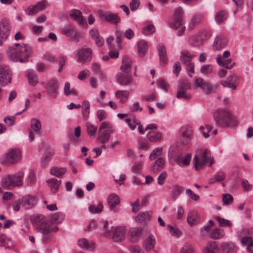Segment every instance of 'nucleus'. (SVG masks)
<instances>
[{
  "label": "nucleus",
  "mask_w": 253,
  "mask_h": 253,
  "mask_svg": "<svg viewBox=\"0 0 253 253\" xmlns=\"http://www.w3.org/2000/svg\"><path fill=\"white\" fill-rule=\"evenodd\" d=\"M64 218V215L61 212H56L51 216V222L47 221L43 215L37 214L33 218V226L36 230L44 235V239H47L51 232L58 230V228L53 226L52 223L59 224L63 221Z\"/></svg>",
  "instance_id": "1"
},
{
  "label": "nucleus",
  "mask_w": 253,
  "mask_h": 253,
  "mask_svg": "<svg viewBox=\"0 0 253 253\" xmlns=\"http://www.w3.org/2000/svg\"><path fill=\"white\" fill-rule=\"evenodd\" d=\"M7 54L9 59L13 61H20L21 63L26 62L29 54L27 47L16 43L13 46H9L7 50Z\"/></svg>",
  "instance_id": "2"
},
{
  "label": "nucleus",
  "mask_w": 253,
  "mask_h": 253,
  "mask_svg": "<svg viewBox=\"0 0 253 253\" xmlns=\"http://www.w3.org/2000/svg\"><path fill=\"white\" fill-rule=\"evenodd\" d=\"M213 117L217 125L220 127L234 126L237 123L231 112L228 110H217L214 113Z\"/></svg>",
  "instance_id": "3"
},
{
  "label": "nucleus",
  "mask_w": 253,
  "mask_h": 253,
  "mask_svg": "<svg viewBox=\"0 0 253 253\" xmlns=\"http://www.w3.org/2000/svg\"><path fill=\"white\" fill-rule=\"evenodd\" d=\"M195 168L196 170L202 169L207 165L211 167L214 161L211 156L210 151L208 149H198L194 158Z\"/></svg>",
  "instance_id": "4"
},
{
  "label": "nucleus",
  "mask_w": 253,
  "mask_h": 253,
  "mask_svg": "<svg viewBox=\"0 0 253 253\" xmlns=\"http://www.w3.org/2000/svg\"><path fill=\"white\" fill-rule=\"evenodd\" d=\"M22 173L19 172L15 174H8L1 180V186L8 190H11L16 186H21L22 184Z\"/></svg>",
  "instance_id": "5"
},
{
  "label": "nucleus",
  "mask_w": 253,
  "mask_h": 253,
  "mask_svg": "<svg viewBox=\"0 0 253 253\" xmlns=\"http://www.w3.org/2000/svg\"><path fill=\"white\" fill-rule=\"evenodd\" d=\"M114 132L111 123L108 122H102L98 129L97 141L101 144L106 143L110 140L111 134Z\"/></svg>",
  "instance_id": "6"
},
{
  "label": "nucleus",
  "mask_w": 253,
  "mask_h": 253,
  "mask_svg": "<svg viewBox=\"0 0 253 253\" xmlns=\"http://www.w3.org/2000/svg\"><path fill=\"white\" fill-rule=\"evenodd\" d=\"M194 55L191 54L189 51L184 50L181 52L180 60L184 65L187 72L190 77H192V74L194 73V63L192 62Z\"/></svg>",
  "instance_id": "7"
},
{
  "label": "nucleus",
  "mask_w": 253,
  "mask_h": 253,
  "mask_svg": "<svg viewBox=\"0 0 253 253\" xmlns=\"http://www.w3.org/2000/svg\"><path fill=\"white\" fill-rule=\"evenodd\" d=\"M211 31L208 29L202 30L198 35L191 36L189 42L191 44L197 46L201 45L203 42L209 39L211 36Z\"/></svg>",
  "instance_id": "8"
},
{
  "label": "nucleus",
  "mask_w": 253,
  "mask_h": 253,
  "mask_svg": "<svg viewBox=\"0 0 253 253\" xmlns=\"http://www.w3.org/2000/svg\"><path fill=\"white\" fill-rule=\"evenodd\" d=\"M97 13L100 18L104 19L107 22L117 25L121 21V18L117 13H113L102 10H99Z\"/></svg>",
  "instance_id": "9"
},
{
  "label": "nucleus",
  "mask_w": 253,
  "mask_h": 253,
  "mask_svg": "<svg viewBox=\"0 0 253 253\" xmlns=\"http://www.w3.org/2000/svg\"><path fill=\"white\" fill-rule=\"evenodd\" d=\"M191 84L186 80H182L179 83L178 90L177 92V98H184L185 99H189L191 95L186 93L187 90L190 89Z\"/></svg>",
  "instance_id": "10"
},
{
  "label": "nucleus",
  "mask_w": 253,
  "mask_h": 253,
  "mask_svg": "<svg viewBox=\"0 0 253 253\" xmlns=\"http://www.w3.org/2000/svg\"><path fill=\"white\" fill-rule=\"evenodd\" d=\"M2 58L0 54V85L4 86L10 82L11 78L8 67L2 64Z\"/></svg>",
  "instance_id": "11"
},
{
  "label": "nucleus",
  "mask_w": 253,
  "mask_h": 253,
  "mask_svg": "<svg viewBox=\"0 0 253 253\" xmlns=\"http://www.w3.org/2000/svg\"><path fill=\"white\" fill-rule=\"evenodd\" d=\"M59 84L57 79L52 78L48 80L46 85V91L52 98H55L58 93Z\"/></svg>",
  "instance_id": "12"
},
{
  "label": "nucleus",
  "mask_w": 253,
  "mask_h": 253,
  "mask_svg": "<svg viewBox=\"0 0 253 253\" xmlns=\"http://www.w3.org/2000/svg\"><path fill=\"white\" fill-rule=\"evenodd\" d=\"M194 84L196 87L201 88L206 94H210L212 92L213 87L211 83L206 81L202 77H196Z\"/></svg>",
  "instance_id": "13"
},
{
  "label": "nucleus",
  "mask_w": 253,
  "mask_h": 253,
  "mask_svg": "<svg viewBox=\"0 0 253 253\" xmlns=\"http://www.w3.org/2000/svg\"><path fill=\"white\" fill-rule=\"evenodd\" d=\"M21 157V152L17 148L10 149L6 154V159L11 164L17 163L20 160Z\"/></svg>",
  "instance_id": "14"
},
{
  "label": "nucleus",
  "mask_w": 253,
  "mask_h": 253,
  "mask_svg": "<svg viewBox=\"0 0 253 253\" xmlns=\"http://www.w3.org/2000/svg\"><path fill=\"white\" fill-rule=\"evenodd\" d=\"M183 10L181 7L175 9L173 21L169 23V26L173 29H177L183 24L182 15Z\"/></svg>",
  "instance_id": "15"
},
{
  "label": "nucleus",
  "mask_w": 253,
  "mask_h": 253,
  "mask_svg": "<svg viewBox=\"0 0 253 253\" xmlns=\"http://www.w3.org/2000/svg\"><path fill=\"white\" fill-rule=\"evenodd\" d=\"M63 33L67 37H70L71 39L79 42V39L82 37V34L77 29L71 25L65 27L62 30Z\"/></svg>",
  "instance_id": "16"
},
{
  "label": "nucleus",
  "mask_w": 253,
  "mask_h": 253,
  "mask_svg": "<svg viewBox=\"0 0 253 253\" xmlns=\"http://www.w3.org/2000/svg\"><path fill=\"white\" fill-rule=\"evenodd\" d=\"M70 15L72 19L78 23L80 26L85 28L87 27L86 20L82 16L80 11L77 9H72L70 11Z\"/></svg>",
  "instance_id": "17"
},
{
  "label": "nucleus",
  "mask_w": 253,
  "mask_h": 253,
  "mask_svg": "<svg viewBox=\"0 0 253 253\" xmlns=\"http://www.w3.org/2000/svg\"><path fill=\"white\" fill-rule=\"evenodd\" d=\"M10 26L8 20L2 19L0 23L1 39L6 40L9 35Z\"/></svg>",
  "instance_id": "18"
},
{
  "label": "nucleus",
  "mask_w": 253,
  "mask_h": 253,
  "mask_svg": "<svg viewBox=\"0 0 253 253\" xmlns=\"http://www.w3.org/2000/svg\"><path fill=\"white\" fill-rule=\"evenodd\" d=\"M126 234V230L124 227H116L113 233L112 239L115 242L121 241L125 239Z\"/></svg>",
  "instance_id": "19"
},
{
  "label": "nucleus",
  "mask_w": 253,
  "mask_h": 253,
  "mask_svg": "<svg viewBox=\"0 0 253 253\" xmlns=\"http://www.w3.org/2000/svg\"><path fill=\"white\" fill-rule=\"evenodd\" d=\"M227 42V39L224 36H217L213 42V48L214 50H220L226 46Z\"/></svg>",
  "instance_id": "20"
},
{
  "label": "nucleus",
  "mask_w": 253,
  "mask_h": 253,
  "mask_svg": "<svg viewBox=\"0 0 253 253\" xmlns=\"http://www.w3.org/2000/svg\"><path fill=\"white\" fill-rule=\"evenodd\" d=\"M120 203V200L116 194H112L108 198V204L110 210L112 211L116 212L118 210L119 208L117 206Z\"/></svg>",
  "instance_id": "21"
},
{
  "label": "nucleus",
  "mask_w": 253,
  "mask_h": 253,
  "mask_svg": "<svg viewBox=\"0 0 253 253\" xmlns=\"http://www.w3.org/2000/svg\"><path fill=\"white\" fill-rule=\"evenodd\" d=\"M117 79L118 83L123 85H127L132 81V77L130 73H121L118 74Z\"/></svg>",
  "instance_id": "22"
},
{
  "label": "nucleus",
  "mask_w": 253,
  "mask_h": 253,
  "mask_svg": "<svg viewBox=\"0 0 253 253\" xmlns=\"http://www.w3.org/2000/svg\"><path fill=\"white\" fill-rule=\"evenodd\" d=\"M187 221L190 226L197 224L200 221V216L198 212L194 210L190 211L187 214Z\"/></svg>",
  "instance_id": "23"
},
{
  "label": "nucleus",
  "mask_w": 253,
  "mask_h": 253,
  "mask_svg": "<svg viewBox=\"0 0 253 253\" xmlns=\"http://www.w3.org/2000/svg\"><path fill=\"white\" fill-rule=\"evenodd\" d=\"M78 61L84 62L90 60L91 55V50L89 48H82L78 52Z\"/></svg>",
  "instance_id": "24"
},
{
  "label": "nucleus",
  "mask_w": 253,
  "mask_h": 253,
  "mask_svg": "<svg viewBox=\"0 0 253 253\" xmlns=\"http://www.w3.org/2000/svg\"><path fill=\"white\" fill-rule=\"evenodd\" d=\"M132 65V60L128 56H124L122 59V63L120 69L123 73H129Z\"/></svg>",
  "instance_id": "25"
},
{
  "label": "nucleus",
  "mask_w": 253,
  "mask_h": 253,
  "mask_svg": "<svg viewBox=\"0 0 253 253\" xmlns=\"http://www.w3.org/2000/svg\"><path fill=\"white\" fill-rule=\"evenodd\" d=\"M47 185L50 188V191L52 193H56L59 190L61 184V180H58L55 178H49L47 181Z\"/></svg>",
  "instance_id": "26"
},
{
  "label": "nucleus",
  "mask_w": 253,
  "mask_h": 253,
  "mask_svg": "<svg viewBox=\"0 0 253 253\" xmlns=\"http://www.w3.org/2000/svg\"><path fill=\"white\" fill-rule=\"evenodd\" d=\"M217 64L222 67L227 69H230L232 68L235 64L231 59H224L221 60V55H218L216 58Z\"/></svg>",
  "instance_id": "27"
},
{
  "label": "nucleus",
  "mask_w": 253,
  "mask_h": 253,
  "mask_svg": "<svg viewBox=\"0 0 253 253\" xmlns=\"http://www.w3.org/2000/svg\"><path fill=\"white\" fill-rule=\"evenodd\" d=\"M78 245L82 249L91 251L95 248L94 243L85 238H81L78 240Z\"/></svg>",
  "instance_id": "28"
},
{
  "label": "nucleus",
  "mask_w": 253,
  "mask_h": 253,
  "mask_svg": "<svg viewBox=\"0 0 253 253\" xmlns=\"http://www.w3.org/2000/svg\"><path fill=\"white\" fill-rule=\"evenodd\" d=\"M55 151L53 149H49L41 158V165L42 167H46L52 157L55 155Z\"/></svg>",
  "instance_id": "29"
},
{
  "label": "nucleus",
  "mask_w": 253,
  "mask_h": 253,
  "mask_svg": "<svg viewBox=\"0 0 253 253\" xmlns=\"http://www.w3.org/2000/svg\"><path fill=\"white\" fill-rule=\"evenodd\" d=\"M130 240L132 242L138 241L142 236V230L141 228L135 227L131 228L129 231Z\"/></svg>",
  "instance_id": "30"
},
{
  "label": "nucleus",
  "mask_w": 253,
  "mask_h": 253,
  "mask_svg": "<svg viewBox=\"0 0 253 253\" xmlns=\"http://www.w3.org/2000/svg\"><path fill=\"white\" fill-rule=\"evenodd\" d=\"M101 224L104 235L106 237H111L112 232L114 231L115 228L113 226L111 222L103 221Z\"/></svg>",
  "instance_id": "31"
},
{
  "label": "nucleus",
  "mask_w": 253,
  "mask_h": 253,
  "mask_svg": "<svg viewBox=\"0 0 253 253\" xmlns=\"http://www.w3.org/2000/svg\"><path fill=\"white\" fill-rule=\"evenodd\" d=\"M157 48L159 51L160 64L165 66L167 63V57L166 48L164 45L160 44L158 45Z\"/></svg>",
  "instance_id": "32"
},
{
  "label": "nucleus",
  "mask_w": 253,
  "mask_h": 253,
  "mask_svg": "<svg viewBox=\"0 0 253 253\" xmlns=\"http://www.w3.org/2000/svg\"><path fill=\"white\" fill-rule=\"evenodd\" d=\"M191 158V155L189 154L184 157L178 156L176 159V162L180 167H186L189 165Z\"/></svg>",
  "instance_id": "33"
},
{
  "label": "nucleus",
  "mask_w": 253,
  "mask_h": 253,
  "mask_svg": "<svg viewBox=\"0 0 253 253\" xmlns=\"http://www.w3.org/2000/svg\"><path fill=\"white\" fill-rule=\"evenodd\" d=\"M147 137L148 139L152 142H159L162 139L161 133L156 131L149 132L147 135Z\"/></svg>",
  "instance_id": "34"
},
{
  "label": "nucleus",
  "mask_w": 253,
  "mask_h": 253,
  "mask_svg": "<svg viewBox=\"0 0 253 253\" xmlns=\"http://www.w3.org/2000/svg\"><path fill=\"white\" fill-rule=\"evenodd\" d=\"M137 46L139 56L141 57L144 56L146 53L148 48L147 42L144 40L140 41L137 43Z\"/></svg>",
  "instance_id": "35"
},
{
  "label": "nucleus",
  "mask_w": 253,
  "mask_h": 253,
  "mask_svg": "<svg viewBox=\"0 0 253 253\" xmlns=\"http://www.w3.org/2000/svg\"><path fill=\"white\" fill-rule=\"evenodd\" d=\"M67 169L65 168H58L57 167H52L50 168V173L51 175L58 177H61L65 174Z\"/></svg>",
  "instance_id": "36"
},
{
  "label": "nucleus",
  "mask_w": 253,
  "mask_h": 253,
  "mask_svg": "<svg viewBox=\"0 0 253 253\" xmlns=\"http://www.w3.org/2000/svg\"><path fill=\"white\" fill-rule=\"evenodd\" d=\"M219 250L215 242H210L208 243L203 253H218Z\"/></svg>",
  "instance_id": "37"
},
{
  "label": "nucleus",
  "mask_w": 253,
  "mask_h": 253,
  "mask_svg": "<svg viewBox=\"0 0 253 253\" xmlns=\"http://www.w3.org/2000/svg\"><path fill=\"white\" fill-rule=\"evenodd\" d=\"M222 250L224 253H235L236 248L233 243H223L221 246Z\"/></svg>",
  "instance_id": "38"
},
{
  "label": "nucleus",
  "mask_w": 253,
  "mask_h": 253,
  "mask_svg": "<svg viewBox=\"0 0 253 253\" xmlns=\"http://www.w3.org/2000/svg\"><path fill=\"white\" fill-rule=\"evenodd\" d=\"M0 245L4 247L6 249H10L13 247L12 241L5 235L0 236Z\"/></svg>",
  "instance_id": "39"
},
{
  "label": "nucleus",
  "mask_w": 253,
  "mask_h": 253,
  "mask_svg": "<svg viewBox=\"0 0 253 253\" xmlns=\"http://www.w3.org/2000/svg\"><path fill=\"white\" fill-rule=\"evenodd\" d=\"M192 135L193 132L190 130H186L182 132L181 136L182 143L184 145L189 143L192 139Z\"/></svg>",
  "instance_id": "40"
},
{
  "label": "nucleus",
  "mask_w": 253,
  "mask_h": 253,
  "mask_svg": "<svg viewBox=\"0 0 253 253\" xmlns=\"http://www.w3.org/2000/svg\"><path fill=\"white\" fill-rule=\"evenodd\" d=\"M32 196L30 195L24 196L21 200V204L23 208L26 210L30 209L31 208Z\"/></svg>",
  "instance_id": "41"
},
{
  "label": "nucleus",
  "mask_w": 253,
  "mask_h": 253,
  "mask_svg": "<svg viewBox=\"0 0 253 253\" xmlns=\"http://www.w3.org/2000/svg\"><path fill=\"white\" fill-rule=\"evenodd\" d=\"M200 72L205 76H210L213 72V66L211 64H204L201 67Z\"/></svg>",
  "instance_id": "42"
},
{
  "label": "nucleus",
  "mask_w": 253,
  "mask_h": 253,
  "mask_svg": "<svg viewBox=\"0 0 253 253\" xmlns=\"http://www.w3.org/2000/svg\"><path fill=\"white\" fill-rule=\"evenodd\" d=\"M47 1L43 0L38 2L36 5L33 6V14L37 13L45 9Z\"/></svg>",
  "instance_id": "43"
},
{
  "label": "nucleus",
  "mask_w": 253,
  "mask_h": 253,
  "mask_svg": "<svg viewBox=\"0 0 253 253\" xmlns=\"http://www.w3.org/2000/svg\"><path fill=\"white\" fill-rule=\"evenodd\" d=\"M155 244V237L153 235H150L145 241L144 247L147 251H149L154 248Z\"/></svg>",
  "instance_id": "44"
},
{
  "label": "nucleus",
  "mask_w": 253,
  "mask_h": 253,
  "mask_svg": "<svg viewBox=\"0 0 253 253\" xmlns=\"http://www.w3.org/2000/svg\"><path fill=\"white\" fill-rule=\"evenodd\" d=\"M115 96L120 99L122 103H125L126 99L128 97L129 92L127 90H118L115 93Z\"/></svg>",
  "instance_id": "45"
},
{
  "label": "nucleus",
  "mask_w": 253,
  "mask_h": 253,
  "mask_svg": "<svg viewBox=\"0 0 253 253\" xmlns=\"http://www.w3.org/2000/svg\"><path fill=\"white\" fill-rule=\"evenodd\" d=\"M225 233L223 230L221 229H214L210 233L211 238L214 239H218L222 238Z\"/></svg>",
  "instance_id": "46"
},
{
  "label": "nucleus",
  "mask_w": 253,
  "mask_h": 253,
  "mask_svg": "<svg viewBox=\"0 0 253 253\" xmlns=\"http://www.w3.org/2000/svg\"><path fill=\"white\" fill-rule=\"evenodd\" d=\"M242 243L243 245L247 246V250L250 253L252 252V247H253V239L250 237H245L242 239Z\"/></svg>",
  "instance_id": "47"
},
{
  "label": "nucleus",
  "mask_w": 253,
  "mask_h": 253,
  "mask_svg": "<svg viewBox=\"0 0 253 253\" xmlns=\"http://www.w3.org/2000/svg\"><path fill=\"white\" fill-rule=\"evenodd\" d=\"M89 211L93 214L100 213L103 209V205L101 202H99L97 205H92L89 207Z\"/></svg>",
  "instance_id": "48"
},
{
  "label": "nucleus",
  "mask_w": 253,
  "mask_h": 253,
  "mask_svg": "<svg viewBox=\"0 0 253 253\" xmlns=\"http://www.w3.org/2000/svg\"><path fill=\"white\" fill-rule=\"evenodd\" d=\"M155 30L154 25L151 24L144 26L142 30V33L143 35L148 36L153 34L155 32Z\"/></svg>",
  "instance_id": "49"
},
{
  "label": "nucleus",
  "mask_w": 253,
  "mask_h": 253,
  "mask_svg": "<svg viewBox=\"0 0 253 253\" xmlns=\"http://www.w3.org/2000/svg\"><path fill=\"white\" fill-rule=\"evenodd\" d=\"M150 216L147 212H140L135 218V220L140 223L149 221Z\"/></svg>",
  "instance_id": "50"
},
{
  "label": "nucleus",
  "mask_w": 253,
  "mask_h": 253,
  "mask_svg": "<svg viewBox=\"0 0 253 253\" xmlns=\"http://www.w3.org/2000/svg\"><path fill=\"white\" fill-rule=\"evenodd\" d=\"M215 21L218 23L224 22L227 18V14L224 11H220L215 15Z\"/></svg>",
  "instance_id": "51"
},
{
  "label": "nucleus",
  "mask_w": 253,
  "mask_h": 253,
  "mask_svg": "<svg viewBox=\"0 0 253 253\" xmlns=\"http://www.w3.org/2000/svg\"><path fill=\"white\" fill-rule=\"evenodd\" d=\"M182 188L179 186H175L172 190L171 198L173 201L176 200L179 195L182 193Z\"/></svg>",
  "instance_id": "52"
},
{
  "label": "nucleus",
  "mask_w": 253,
  "mask_h": 253,
  "mask_svg": "<svg viewBox=\"0 0 253 253\" xmlns=\"http://www.w3.org/2000/svg\"><path fill=\"white\" fill-rule=\"evenodd\" d=\"M215 219L219 223V226L220 227H230L232 223L229 220L221 218L219 216L215 217Z\"/></svg>",
  "instance_id": "53"
},
{
  "label": "nucleus",
  "mask_w": 253,
  "mask_h": 253,
  "mask_svg": "<svg viewBox=\"0 0 253 253\" xmlns=\"http://www.w3.org/2000/svg\"><path fill=\"white\" fill-rule=\"evenodd\" d=\"M163 153V148L161 147H158L153 150L151 152L149 159L151 160L156 159L158 157L160 156Z\"/></svg>",
  "instance_id": "54"
},
{
  "label": "nucleus",
  "mask_w": 253,
  "mask_h": 253,
  "mask_svg": "<svg viewBox=\"0 0 253 253\" xmlns=\"http://www.w3.org/2000/svg\"><path fill=\"white\" fill-rule=\"evenodd\" d=\"M86 127L88 135L90 136H94L96 133L97 127L89 122L86 123Z\"/></svg>",
  "instance_id": "55"
},
{
  "label": "nucleus",
  "mask_w": 253,
  "mask_h": 253,
  "mask_svg": "<svg viewBox=\"0 0 253 253\" xmlns=\"http://www.w3.org/2000/svg\"><path fill=\"white\" fill-rule=\"evenodd\" d=\"M201 19L200 16H193L189 24V28L191 30L193 29L198 24L201 22Z\"/></svg>",
  "instance_id": "56"
},
{
  "label": "nucleus",
  "mask_w": 253,
  "mask_h": 253,
  "mask_svg": "<svg viewBox=\"0 0 253 253\" xmlns=\"http://www.w3.org/2000/svg\"><path fill=\"white\" fill-rule=\"evenodd\" d=\"M125 122L128 124L129 128L131 130H134L136 126L139 125L140 122L136 119L131 120L130 119L127 118L125 119Z\"/></svg>",
  "instance_id": "57"
},
{
  "label": "nucleus",
  "mask_w": 253,
  "mask_h": 253,
  "mask_svg": "<svg viewBox=\"0 0 253 253\" xmlns=\"http://www.w3.org/2000/svg\"><path fill=\"white\" fill-rule=\"evenodd\" d=\"M212 127L211 125H207L206 127L201 126L199 128L200 130L202 132L203 136L207 138L209 137V133L211 130Z\"/></svg>",
  "instance_id": "58"
},
{
  "label": "nucleus",
  "mask_w": 253,
  "mask_h": 253,
  "mask_svg": "<svg viewBox=\"0 0 253 253\" xmlns=\"http://www.w3.org/2000/svg\"><path fill=\"white\" fill-rule=\"evenodd\" d=\"M106 92L105 91L102 90L100 91L99 96L97 99V101L99 103L100 106L105 107L107 106V103L104 102V99L105 97Z\"/></svg>",
  "instance_id": "59"
},
{
  "label": "nucleus",
  "mask_w": 253,
  "mask_h": 253,
  "mask_svg": "<svg viewBox=\"0 0 253 253\" xmlns=\"http://www.w3.org/2000/svg\"><path fill=\"white\" fill-rule=\"evenodd\" d=\"M42 128L40 121L37 119H33V131L40 133Z\"/></svg>",
  "instance_id": "60"
},
{
  "label": "nucleus",
  "mask_w": 253,
  "mask_h": 253,
  "mask_svg": "<svg viewBox=\"0 0 253 253\" xmlns=\"http://www.w3.org/2000/svg\"><path fill=\"white\" fill-rule=\"evenodd\" d=\"M64 92L66 95H69L71 94H76V92L74 90H70V84L69 82H66L64 87Z\"/></svg>",
  "instance_id": "61"
},
{
  "label": "nucleus",
  "mask_w": 253,
  "mask_h": 253,
  "mask_svg": "<svg viewBox=\"0 0 253 253\" xmlns=\"http://www.w3.org/2000/svg\"><path fill=\"white\" fill-rule=\"evenodd\" d=\"M233 197L228 194H224L222 195V201L223 205H229L233 201Z\"/></svg>",
  "instance_id": "62"
},
{
  "label": "nucleus",
  "mask_w": 253,
  "mask_h": 253,
  "mask_svg": "<svg viewBox=\"0 0 253 253\" xmlns=\"http://www.w3.org/2000/svg\"><path fill=\"white\" fill-rule=\"evenodd\" d=\"M180 253H194V249L189 244H186L180 251Z\"/></svg>",
  "instance_id": "63"
},
{
  "label": "nucleus",
  "mask_w": 253,
  "mask_h": 253,
  "mask_svg": "<svg viewBox=\"0 0 253 253\" xmlns=\"http://www.w3.org/2000/svg\"><path fill=\"white\" fill-rule=\"evenodd\" d=\"M91 69L93 71L100 75H102L103 73L101 70V66L97 63H93L91 66Z\"/></svg>",
  "instance_id": "64"
}]
</instances>
